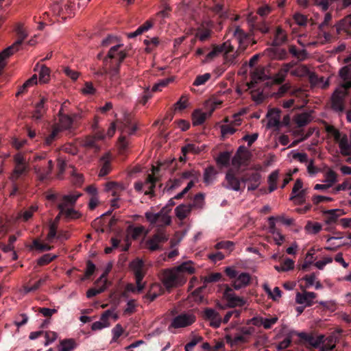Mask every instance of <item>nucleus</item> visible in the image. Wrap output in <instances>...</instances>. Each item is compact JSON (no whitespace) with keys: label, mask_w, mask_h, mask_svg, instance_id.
<instances>
[{"label":"nucleus","mask_w":351,"mask_h":351,"mask_svg":"<svg viewBox=\"0 0 351 351\" xmlns=\"http://www.w3.org/2000/svg\"><path fill=\"white\" fill-rule=\"evenodd\" d=\"M36 178L40 181L49 179L51 174L53 162L47 158V154H36L30 160Z\"/></svg>","instance_id":"1"},{"label":"nucleus","mask_w":351,"mask_h":351,"mask_svg":"<svg viewBox=\"0 0 351 351\" xmlns=\"http://www.w3.org/2000/svg\"><path fill=\"white\" fill-rule=\"evenodd\" d=\"M160 279L167 290L182 287L186 282V278H183L175 267L162 269Z\"/></svg>","instance_id":"2"},{"label":"nucleus","mask_w":351,"mask_h":351,"mask_svg":"<svg viewBox=\"0 0 351 351\" xmlns=\"http://www.w3.org/2000/svg\"><path fill=\"white\" fill-rule=\"evenodd\" d=\"M326 130L328 135L338 143L340 152L343 156L351 154V132L348 137L346 134L340 132L332 125H327Z\"/></svg>","instance_id":"3"},{"label":"nucleus","mask_w":351,"mask_h":351,"mask_svg":"<svg viewBox=\"0 0 351 351\" xmlns=\"http://www.w3.org/2000/svg\"><path fill=\"white\" fill-rule=\"evenodd\" d=\"M145 217L151 226L158 228V230L169 226L171 223V217L166 207L162 208L157 213L147 211L145 213Z\"/></svg>","instance_id":"4"},{"label":"nucleus","mask_w":351,"mask_h":351,"mask_svg":"<svg viewBox=\"0 0 351 351\" xmlns=\"http://www.w3.org/2000/svg\"><path fill=\"white\" fill-rule=\"evenodd\" d=\"M226 274L232 280V286L236 290H239L249 285L251 276L248 273L239 272L233 267H228L225 269Z\"/></svg>","instance_id":"5"},{"label":"nucleus","mask_w":351,"mask_h":351,"mask_svg":"<svg viewBox=\"0 0 351 351\" xmlns=\"http://www.w3.org/2000/svg\"><path fill=\"white\" fill-rule=\"evenodd\" d=\"M130 268L135 276L138 290L143 291L145 288V283L142 280L147 273V267L142 259L137 258L130 263Z\"/></svg>","instance_id":"6"},{"label":"nucleus","mask_w":351,"mask_h":351,"mask_svg":"<svg viewBox=\"0 0 351 351\" xmlns=\"http://www.w3.org/2000/svg\"><path fill=\"white\" fill-rule=\"evenodd\" d=\"M14 168L11 175L12 180H16L22 175L26 173L29 170V162L23 154L19 152L13 156Z\"/></svg>","instance_id":"7"},{"label":"nucleus","mask_w":351,"mask_h":351,"mask_svg":"<svg viewBox=\"0 0 351 351\" xmlns=\"http://www.w3.org/2000/svg\"><path fill=\"white\" fill-rule=\"evenodd\" d=\"M195 319V316L192 313H181L171 320L169 328H180L187 327L193 324Z\"/></svg>","instance_id":"8"},{"label":"nucleus","mask_w":351,"mask_h":351,"mask_svg":"<svg viewBox=\"0 0 351 351\" xmlns=\"http://www.w3.org/2000/svg\"><path fill=\"white\" fill-rule=\"evenodd\" d=\"M346 65L339 71V77L341 81L340 86L351 89V56L344 60Z\"/></svg>","instance_id":"9"},{"label":"nucleus","mask_w":351,"mask_h":351,"mask_svg":"<svg viewBox=\"0 0 351 351\" xmlns=\"http://www.w3.org/2000/svg\"><path fill=\"white\" fill-rule=\"evenodd\" d=\"M169 239V235L164 230H158L157 232L147 241V248L150 251H156L160 249V245Z\"/></svg>","instance_id":"10"},{"label":"nucleus","mask_w":351,"mask_h":351,"mask_svg":"<svg viewBox=\"0 0 351 351\" xmlns=\"http://www.w3.org/2000/svg\"><path fill=\"white\" fill-rule=\"evenodd\" d=\"M250 156V153L243 146H240L232 159V165L239 168L242 165H245L247 163Z\"/></svg>","instance_id":"11"},{"label":"nucleus","mask_w":351,"mask_h":351,"mask_svg":"<svg viewBox=\"0 0 351 351\" xmlns=\"http://www.w3.org/2000/svg\"><path fill=\"white\" fill-rule=\"evenodd\" d=\"M223 51L224 63L228 65H234L239 62V56L241 53V48L234 50V47L230 42V47L224 48Z\"/></svg>","instance_id":"12"},{"label":"nucleus","mask_w":351,"mask_h":351,"mask_svg":"<svg viewBox=\"0 0 351 351\" xmlns=\"http://www.w3.org/2000/svg\"><path fill=\"white\" fill-rule=\"evenodd\" d=\"M241 182L248 183V191H254L258 188L261 183V175L257 172L246 173L242 178Z\"/></svg>","instance_id":"13"},{"label":"nucleus","mask_w":351,"mask_h":351,"mask_svg":"<svg viewBox=\"0 0 351 351\" xmlns=\"http://www.w3.org/2000/svg\"><path fill=\"white\" fill-rule=\"evenodd\" d=\"M316 297L317 294L315 293L304 291L296 293L295 302L304 306L308 307L314 304V300Z\"/></svg>","instance_id":"14"},{"label":"nucleus","mask_w":351,"mask_h":351,"mask_svg":"<svg viewBox=\"0 0 351 351\" xmlns=\"http://www.w3.org/2000/svg\"><path fill=\"white\" fill-rule=\"evenodd\" d=\"M223 297L230 307L242 306L245 302L242 298L237 296L233 290L228 287L224 291Z\"/></svg>","instance_id":"15"},{"label":"nucleus","mask_w":351,"mask_h":351,"mask_svg":"<svg viewBox=\"0 0 351 351\" xmlns=\"http://www.w3.org/2000/svg\"><path fill=\"white\" fill-rule=\"evenodd\" d=\"M81 195L82 194L79 192L71 193L64 195L62 197L61 202L58 204V209L62 211L64 209L73 208Z\"/></svg>","instance_id":"16"},{"label":"nucleus","mask_w":351,"mask_h":351,"mask_svg":"<svg viewBox=\"0 0 351 351\" xmlns=\"http://www.w3.org/2000/svg\"><path fill=\"white\" fill-rule=\"evenodd\" d=\"M302 186L303 184L301 180L298 179L292 189L293 195L290 197V199L294 200L297 204H301L304 202V191L302 190Z\"/></svg>","instance_id":"17"},{"label":"nucleus","mask_w":351,"mask_h":351,"mask_svg":"<svg viewBox=\"0 0 351 351\" xmlns=\"http://www.w3.org/2000/svg\"><path fill=\"white\" fill-rule=\"evenodd\" d=\"M59 121L54 125L58 128L60 131L68 130L73 128V119L72 117L62 112V109L60 110L59 113Z\"/></svg>","instance_id":"18"},{"label":"nucleus","mask_w":351,"mask_h":351,"mask_svg":"<svg viewBox=\"0 0 351 351\" xmlns=\"http://www.w3.org/2000/svg\"><path fill=\"white\" fill-rule=\"evenodd\" d=\"M204 315L206 320L210 322V325L213 328H219L222 322L221 317L219 313L213 308H205Z\"/></svg>","instance_id":"19"},{"label":"nucleus","mask_w":351,"mask_h":351,"mask_svg":"<svg viewBox=\"0 0 351 351\" xmlns=\"http://www.w3.org/2000/svg\"><path fill=\"white\" fill-rule=\"evenodd\" d=\"M226 183L223 184L224 186L230 190L234 191H240L241 182L238 178H237L232 170H229L226 175Z\"/></svg>","instance_id":"20"},{"label":"nucleus","mask_w":351,"mask_h":351,"mask_svg":"<svg viewBox=\"0 0 351 351\" xmlns=\"http://www.w3.org/2000/svg\"><path fill=\"white\" fill-rule=\"evenodd\" d=\"M298 336L308 342L312 347L319 348L324 343V335H319L317 336H313L312 335H308L305 332H301Z\"/></svg>","instance_id":"21"},{"label":"nucleus","mask_w":351,"mask_h":351,"mask_svg":"<svg viewBox=\"0 0 351 351\" xmlns=\"http://www.w3.org/2000/svg\"><path fill=\"white\" fill-rule=\"evenodd\" d=\"M175 268L183 278H186L188 276L192 275L196 271L195 264L191 261L183 262L176 266Z\"/></svg>","instance_id":"22"},{"label":"nucleus","mask_w":351,"mask_h":351,"mask_svg":"<svg viewBox=\"0 0 351 351\" xmlns=\"http://www.w3.org/2000/svg\"><path fill=\"white\" fill-rule=\"evenodd\" d=\"M267 128H278L280 125V110L276 108L271 109L267 114Z\"/></svg>","instance_id":"23"},{"label":"nucleus","mask_w":351,"mask_h":351,"mask_svg":"<svg viewBox=\"0 0 351 351\" xmlns=\"http://www.w3.org/2000/svg\"><path fill=\"white\" fill-rule=\"evenodd\" d=\"M156 178L154 175H149L145 183L141 182H137L134 183V189L136 191L141 192L143 190L144 186L147 185L149 190L145 192V195L152 194L154 192V188L155 187V183Z\"/></svg>","instance_id":"24"},{"label":"nucleus","mask_w":351,"mask_h":351,"mask_svg":"<svg viewBox=\"0 0 351 351\" xmlns=\"http://www.w3.org/2000/svg\"><path fill=\"white\" fill-rule=\"evenodd\" d=\"M15 32L17 34L18 39L12 45V46L18 51L21 49L22 43L27 37L28 33L25 30L22 23H18L15 27Z\"/></svg>","instance_id":"25"},{"label":"nucleus","mask_w":351,"mask_h":351,"mask_svg":"<svg viewBox=\"0 0 351 351\" xmlns=\"http://www.w3.org/2000/svg\"><path fill=\"white\" fill-rule=\"evenodd\" d=\"M106 190L111 192L112 195L114 197H119L121 193L125 190V186L121 182H109L106 184Z\"/></svg>","instance_id":"26"},{"label":"nucleus","mask_w":351,"mask_h":351,"mask_svg":"<svg viewBox=\"0 0 351 351\" xmlns=\"http://www.w3.org/2000/svg\"><path fill=\"white\" fill-rule=\"evenodd\" d=\"M293 66V62L284 64L278 72L274 75V82L276 84L282 83L285 81L288 72Z\"/></svg>","instance_id":"27"},{"label":"nucleus","mask_w":351,"mask_h":351,"mask_svg":"<svg viewBox=\"0 0 351 351\" xmlns=\"http://www.w3.org/2000/svg\"><path fill=\"white\" fill-rule=\"evenodd\" d=\"M308 77L310 82L314 86H317L324 89L329 86V77L325 78L324 77H319L317 74H315L313 72H309Z\"/></svg>","instance_id":"28"},{"label":"nucleus","mask_w":351,"mask_h":351,"mask_svg":"<svg viewBox=\"0 0 351 351\" xmlns=\"http://www.w3.org/2000/svg\"><path fill=\"white\" fill-rule=\"evenodd\" d=\"M122 46V44H116L114 46L112 47L108 51V58L117 59L120 64L126 57L125 52L120 49Z\"/></svg>","instance_id":"29"},{"label":"nucleus","mask_w":351,"mask_h":351,"mask_svg":"<svg viewBox=\"0 0 351 351\" xmlns=\"http://www.w3.org/2000/svg\"><path fill=\"white\" fill-rule=\"evenodd\" d=\"M118 130L121 134H133L137 130L136 125H132L129 119L125 118L123 121H118Z\"/></svg>","instance_id":"30"},{"label":"nucleus","mask_w":351,"mask_h":351,"mask_svg":"<svg viewBox=\"0 0 351 351\" xmlns=\"http://www.w3.org/2000/svg\"><path fill=\"white\" fill-rule=\"evenodd\" d=\"M228 47H230V40H227L221 45H214L212 51L206 55L204 62H210L219 53H223L224 48L228 49Z\"/></svg>","instance_id":"31"},{"label":"nucleus","mask_w":351,"mask_h":351,"mask_svg":"<svg viewBox=\"0 0 351 351\" xmlns=\"http://www.w3.org/2000/svg\"><path fill=\"white\" fill-rule=\"evenodd\" d=\"M313 120L312 112H304L296 114L293 121L298 127H304Z\"/></svg>","instance_id":"32"},{"label":"nucleus","mask_w":351,"mask_h":351,"mask_svg":"<svg viewBox=\"0 0 351 351\" xmlns=\"http://www.w3.org/2000/svg\"><path fill=\"white\" fill-rule=\"evenodd\" d=\"M108 274V271H105L101 276L100 278L97 280V283L101 282H104V285L101 287H99V288H92V289H90L87 291L86 292V297L88 298H90L92 297H94L102 292H104L106 288V275Z\"/></svg>","instance_id":"33"},{"label":"nucleus","mask_w":351,"mask_h":351,"mask_svg":"<svg viewBox=\"0 0 351 351\" xmlns=\"http://www.w3.org/2000/svg\"><path fill=\"white\" fill-rule=\"evenodd\" d=\"M110 311H105L101 316L100 320L93 323L91 329L93 330H99L108 327L110 324L108 322Z\"/></svg>","instance_id":"34"},{"label":"nucleus","mask_w":351,"mask_h":351,"mask_svg":"<svg viewBox=\"0 0 351 351\" xmlns=\"http://www.w3.org/2000/svg\"><path fill=\"white\" fill-rule=\"evenodd\" d=\"M191 210V204H180L175 208V214L180 220H183L189 215Z\"/></svg>","instance_id":"35"},{"label":"nucleus","mask_w":351,"mask_h":351,"mask_svg":"<svg viewBox=\"0 0 351 351\" xmlns=\"http://www.w3.org/2000/svg\"><path fill=\"white\" fill-rule=\"evenodd\" d=\"M342 214L340 209L327 210L324 212L325 216V222L327 224H332L335 223L339 217Z\"/></svg>","instance_id":"36"},{"label":"nucleus","mask_w":351,"mask_h":351,"mask_svg":"<svg viewBox=\"0 0 351 351\" xmlns=\"http://www.w3.org/2000/svg\"><path fill=\"white\" fill-rule=\"evenodd\" d=\"M226 339L228 343L232 347L237 346L239 343H245L248 342V337H245L241 332L235 334L234 336L227 335Z\"/></svg>","instance_id":"37"},{"label":"nucleus","mask_w":351,"mask_h":351,"mask_svg":"<svg viewBox=\"0 0 351 351\" xmlns=\"http://www.w3.org/2000/svg\"><path fill=\"white\" fill-rule=\"evenodd\" d=\"M17 51L16 49L10 45L0 52V69H3L5 66V60Z\"/></svg>","instance_id":"38"},{"label":"nucleus","mask_w":351,"mask_h":351,"mask_svg":"<svg viewBox=\"0 0 351 351\" xmlns=\"http://www.w3.org/2000/svg\"><path fill=\"white\" fill-rule=\"evenodd\" d=\"M17 51L16 49L10 45L0 52V69H3L5 66V60Z\"/></svg>","instance_id":"39"},{"label":"nucleus","mask_w":351,"mask_h":351,"mask_svg":"<svg viewBox=\"0 0 351 351\" xmlns=\"http://www.w3.org/2000/svg\"><path fill=\"white\" fill-rule=\"evenodd\" d=\"M287 39V33L284 29H282L280 27H278L276 28L274 38L272 41L271 45L273 46H279L282 45L284 43L286 42Z\"/></svg>","instance_id":"40"},{"label":"nucleus","mask_w":351,"mask_h":351,"mask_svg":"<svg viewBox=\"0 0 351 351\" xmlns=\"http://www.w3.org/2000/svg\"><path fill=\"white\" fill-rule=\"evenodd\" d=\"M162 293V288L159 284L152 285L149 291L145 295V298L149 302H153Z\"/></svg>","instance_id":"41"},{"label":"nucleus","mask_w":351,"mask_h":351,"mask_svg":"<svg viewBox=\"0 0 351 351\" xmlns=\"http://www.w3.org/2000/svg\"><path fill=\"white\" fill-rule=\"evenodd\" d=\"M47 101L45 97H42L38 103L36 104L35 110L33 114V118L38 120L40 119L46 112L45 104Z\"/></svg>","instance_id":"42"},{"label":"nucleus","mask_w":351,"mask_h":351,"mask_svg":"<svg viewBox=\"0 0 351 351\" xmlns=\"http://www.w3.org/2000/svg\"><path fill=\"white\" fill-rule=\"evenodd\" d=\"M38 207L37 205H32L27 209L21 211L17 216L18 219H21L23 221H27L30 219L33 215L38 210Z\"/></svg>","instance_id":"43"},{"label":"nucleus","mask_w":351,"mask_h":351,"mask_svg":"<svg viewBox=\"0 0 351 351\" xmlns=\"http://www.w3.org/2000/svg\"><path fill=\"white\" fill-rule=\"evenodd\" d=\"M211 112L207 113L202 110H195L193 113V123L195 125L202 124L206 119L210 115Z\"/></svg>","instance_id":"44"},{"label":"nucleus","mask_w":351,"mask_h":351,"mask_svg":"<svg viewBox=\"0 0 351 351\" xmlns=\"http://www.w3.org/2000/svg\"><path fill=\"white\" fill-rule=\"evenodd\" d=\"M233 35L239 43V48H241V50L243 51L245 48L244 44L247 39L246 34L239 27H237Z\"/></svg>","instance_id":"45"},{"label":"nucleus","mask_w":351,"mask_h":351,"mask_svg":"<svg viewBox=\"0 0 351 351\" xmlns=\"http://www.w3.org/2000/svg\"><path fill=\"white\" fill-rule=\"evenodd\" d=\"M337 34H340L341 31H347L351 27V14L346 16L335 25Z\"/></svg>","instance_id":"46"},{"label":"nucleus","mask_w":351,"mask_h":351,"mask_svg":"<svg viewBox=\"0 0 351 351\" xmlns=\"http://www.w3.org/2000/svg\"><path fill=\"white\" fill-rule=\"evenodd\" d=\"M263 287L269 297L272 300H277L281 297V291L278 287H276L274 290L271 291L269 285L267 283H265L263 284Z\"/></svg>","instance_id":"47"},{"label":"nucleus","mask_w":351,"mask_h":351,"mask_svg":"<svg viewBox=\"0 0 351 351\" xmlns=\"http://www.w3.org/2000/svg\"><path fill=\"white\" fill-rule=\"evenodd\" d=\"M289 53L299 60H304L307 58V52L305 49L298 50L295 45H290Z\"/></svg>","instance_id":"48"},{"label":"nucleus","mask_w":351,"mask_h":351,"mask_svg":"<svg viewBox=\"0 0 351 351\" xmlns=\"http://www.w3.org/2000/svg\"><path fill=\"white\" fill-rule=\"evenodd\" d=\"M153 24L150 21H147L143 25L138 27L137 29L133 32L128 34V38H134L138 35H141L144 32L147 31L152 27Z\"/></svg>","instance_id":"49"},{"label":"nucleus","mask_w":351,"mask_h":351,"mask_svg":"<svg viewBox=\"0 0 351 351\" xmlns=\"http://www.w3.org/2000/svg\"><path fill=\"white\" fill-rule=\"evenodd\" d=\"M216 171L214 167H209L206 168L204 173V181L206 184H211L215 179Z\"/></svg>","instance_id":"50"},{"label":"nucleus","mask_w":351,"mask_h":351,"mask_svg":"<svg viewBox=\"0 0 351 351\" xmlns=\"http://www.w3.org/2000/svg\"><path fill=\"white\" fill-rule=\"evenodd\" d=\"M210 33L211 29L210 27H204L202 25L197 29L196 37L198 38L201 41H205L210 37Z\"/></svg>","instance_id":"51"},{"label":"nucleus","mask_w":351,"mask_h":351,"mask_svg":"<svg viewBox=\"0 0 351 351\" xmlns=\"http://www.w3.org/2000/svg\"><path fill=\"white\" fill-rule=\"evenodd\" d=\"M60 214H64V216L68 219H77L81 217L80 213L73 208H69L62 211L60 210Z\"/></svg>","instance_id":"52"},{"label":"nucleus","mask_w":351,"mask_h":351,"mask_svg":"<svg viewBox=\"0 0 351 351\" xmlns=\"http://www.w3.org/2000/svg\"><path fill=\"white\" fill-rule=\"evenodd\" d=\"M278 171H274L269 175L268 178L269 191L270 193L275 191L277 188L276 182L278 179Z\"/></svg>","instance_id":"53"},{"label":"nucleus","mask_w":351,"mask_h":351,"mask_svg":"<svg viewBox=\"0 0 351 351\" xmlns=\"http://www.w3.org/2000/svg\"><path fill=\"white\" fill-rule=\"evenodd\" d=\"M193 208L202 209L204 206V194L199 193L194 197L193 204H190Z\"/></svg>","instance_id":"54"},{"label":"nucleus","mask_w":351,"mask_h":351,"mask_svg":"<svg viewBox=\"0 0 351 351\" xmlns=\"http://www.w3.org/2000/svg\"><path fill=\"white\" fill-rule=\"evenodd\" d=\"M104 162L103 165L100 169L99 176H104L107 175L110 171V158L109 155L106 154L101 159Z\"/></svg>","instance_id":"55"},{"label":"nucleus","mask_w":351,"mask_h":351,"mask_svg":"<svg viewBox=\"0 0 351 351\" xmlns=\"http://www.w3.org/2000/svg\"><path fill=\"white\" fill-rule=\"evenodd\" d=\"M50 70L45 66H42L39 71V82L40 83H47L49 80Z\"/></svg>","instance_id":"56"},{"label":"nucleus","mask_w":351,"mask_h":351,"mask_svg":"<svg viewBox=\"0 0 351 351\" xmlns=\"http://www.w3.org/2000/svg\"><path fill=\"white\" fill-rule=\"evenodd\" d=\"M119 63L117 66H114L111 68L109 71L108 72V74L110 76V78L111 81L115 84H119Z\"/></svg>","instance_id":"57"},{"label":"nucleus","mask_w":351,"mask_h":351,"mask_svg":"<svg viewBox=\"0 0 351 351\" xmlns=\"http://www.w3.org/2000/svg\"><path fill=\"white\" fill-rule=\"evenodd\" d=\"M265 79V75L263 73H254L252 76V80L250 83L247 84L249 88H254L255 84L258 82V81L263 80Z\"/></svg>","instance_id":"58"},{"label":"nucleus","mask_w":351,"mask_h":351,"mask_svg":"<svg viewBox=\"0 0 351 351\" xmlns=\"http://www.w3.org/2000/svg\"><path fill=\"white\" fill-rule=\"evenodd\" d=\"M75 346V342L72 339L64 340L60 343V351H71Z\"/></svg>","instance_id":"59"},{"label":"nucleus","mask_w":351,"mask_h":351,"mask_svg":"<svg viewBox=\"0 0 351 351\" xmlns=\"http://www.w3.org/2000/svg\"><path fill=\"white\" fill-rule=\"evenodd\" d=\"M57 257L56 255H52L51 254H46L41 256L39 259L37 261V264L38 265L43 266L45 265L50 262H51L53 260H54Z\"/></svg>","instance_id":"60"},{"label":"nucleus","mask_w":351,"mask_h":351,"mask_svg":"<svg viewBox=\"0 0 351 351\" xmlns=\"http://www.w3.org/2000/svg\"><path fill=\"white\" fill-rule=\"evenodd\" d=\"M293 19L295 23L300 26H305L307 24V17L300 13H295L293 16Z\"/></svg>","instance_id":"61"},{"label":"nucleus","mask_w":351,"mask_h":351,"mask_svg":"<svg viewBox=\"0 0 351 351\" xmlns=\"http://www.w3.org/2000/svg\"><path fill=\"white\" fill-rule=\"evenodd\" d=\"M81 91L84 95H93L95 93L96 89L94 88L92 82H86L84 84V88H82Z\"/></svg>","instance_id":"62"},{"label":"nucleus","mask_w":351,"mask_h":351,"mask_svg":"<svg viewBox=\"0 0 351 351\" xmlns=\"http://www.w3.org/2000/svg\"><path fill=\"white\" fill-rule=\"evenodd\" d=\"M172 80L170 78H166L159 80L157 83H156L152 87V91H159L161 90L162 88L167 86Z\"/></svg>","instance_id":"63"},{"label":"nucleus","mask_w":351,"mask_h":351,"mask_svg":"<svg viewBox=\"0 0 351 351\" xmlns=\"http://www.w3.org/2000/svg\"><path fill=\"white\" fill-rule=\"evenodd\" d=\"M230 155L228 152H222L217 157V162L218 164L227 166L229 164Z\"/></svg>","instance_id":"64"}]
</instances>
